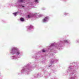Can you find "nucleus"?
Wrapping results in <instances>:
<instances>
[{
	"mask_svg": "<svg viewBox=\"0 0 79 79\" xmlns=\"http://www.w3.org/2000/svg\"><path fill=\"white\" fill-rule=\"evenodd\" d=\"M12 53L13 55L14 54L19 55V54H20V53L18 50V49L16 48H14L12 50Z\"/></svg>",
	"mask_w": 79,
	"mask_h": 79,
	"instance_id": "1",
	"label": "nucleus"
},
{
	"mask_svg": "<svg viewBox=\"0 0 79 79\" xmlns=\"http://www.w3.org/2000/svg\"><path fill=\"white\" fill-rule=\"evenodd\" d=\"M48 19V17H46L44 19V22H45Z\"/></svg>",
	"mask_w": 79,
	"mask_h": 79,
	"instance_id": "2",
	"label": "nucleus"
},
{
	"mask_svg": "<svg viewBox=\"0 0 79 79\" xmlns=\"http://www.w3.org/2000/svg\"><path fill=\"white\" fill-rule=\"evenodd\" d=\"M20 21L22 22L24 21V19L23 18H21L20 19Z\"/></svg>",
	"mask_w": 79,
	"mask_h": 79,
	"instance_id": "3",
	"label": "nucleus"
},
{
	"mask_svg": "<svg viewBox=\"0 0 79 79\" xmlns=\"http://www.w3.org/2000/svg\"><path fill=\"white\" fill-rule=\"evenodd\" d=\"M17 14H18V12H15V13H13V14L15 16H16V15H17Z\"/></svg>",
	"mask_w": 79,
	"mask_h": 79,
	"instance_id": "4",
	"label": "nucleus"
},
{
	"mask_svg": "<svg viewBox=\"0 0 79 79\" xmlns=\"http://www.w3.org/2000/svg\"><path fill=\"white\" fill-rule=\"evenodd\" d=\"M24 2V0H20L19 1V2Z\"/></svg>",
	"mask_w": 79,
	"mask_h": 79,
	"instance_id": "5",
	"label": "nucleus"
},
{
	"mask_svg": "<svg viewBox=\"0 0 79 79\" xmlns=\"http://www.w3.org/2000/svg\"><path fill=\"white\" fill-rule=\"evenodd\" d=\"M35 2L36 3H37V2H38V0H35Z\"/></svg>",
	"mask_w": 79,
	"mask_h": 79,
	"instance_id": "6",
	"label": "nucleus"
},
{
	"mask_svg": "<svg viewBox=\"0 0 79 79\" xmlns=\"http://www.w3.org/2000/svg\"><path fill=\"white\" fill-rule=\"evenodd\" d=\"M42 52H45V50H42Z\"/></svg>",
	"mask_w": 79,
	"mask_h": 79,
	"instance_id": "7",
	"label": "nucleus"
},
{
	"mask_svg": "<svg viewBox=\"0 0 79 79\" xmlns=\"http://www.w3.org/2000/svg\"><path fill=\"white\" fill-rule=\"evenodd\" d=\"M65 42L67 43L68 42V40H65Z\"/></svg>",
	"mask_w": 79,
	"mask_h": 79,
	"instance_id": "8",
	"label": "nucleus"
},
{
	"mask_svg": "<svg viewBox=\"0 0 79 79\" xmlns=\"http://www.w3.org/2000/svg\"><path fill=\"white\" fill-rule=\"evenodd\" d=\"M28 18H30V16H29V15H28Z\"/></svg>",
	"mask_w": 79,
	"mask_h": 79,
	"instance_id": "9",
	"label": "nucleus"
},
{
	"mask_svg": "<svg viewBox=\"0 0 79 79\" xmlns=\"http://www.w3.org/2000/svg\"><path fill=\"white\" fill-rule=\"evenodd\" d=\"M23 7H24V6H23Z\"/></svg>",
	"mask_w": 79,
	"mask_h": 79,
	"instance_id": "10",
	"label": "nucleus"
}]
</instances>
